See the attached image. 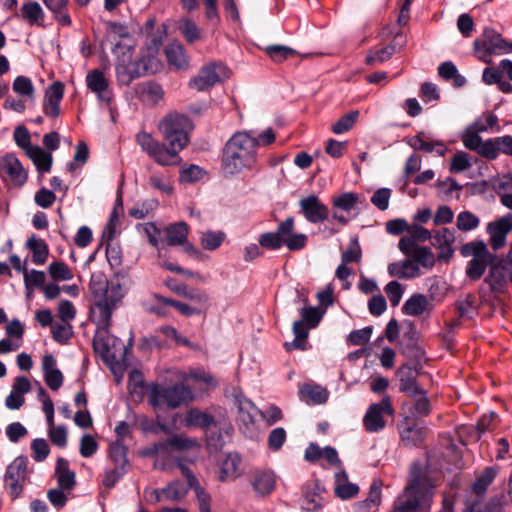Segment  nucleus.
Instances as JSON below:
<instances>
[{
	"instance_id": "f257e3e1",
	"label": "nucleus",
	"mask_w": 512,
	"mask_h": 512,
	"mask_svg": "<svg viewBox=\"0 0 512 512\" xmlns=\"http://www.w3.org/2000/svg\"><path fill=\"white\" fill-rule=\"evenodd\" d=\"M163 143L156 140L150 133L140 131L136 134V142L141 149L161 166H176L181 163L179 153L188 145V133L192 128L190 119L180 113H168L157 125Z\"/></svg>"
},
{
	"instance_id": "f03ea898",
	"label": "nucleus",
	"mask_w": 512,
	"mask_h": 512,
	"mask_svg": "<svg viewBox=\"0 0 512 512\" xmlns=\"http://www.w3.org/2000/svg\"><path fill=\"white\" fill-rule=\"evenodd\" d=\"M90 290L94 296L91 317L98 327L93 339L94 351L104 361L113 362L118 356L117 340L108 334V330L112 313L123 297L122 287L119 283L92 279Z\"/></svg>"
},
{
	"instance_id": "7ed1b4c3",
	"label": "nucleus",
	"mask_w": 512,
	"mask_h": 512,
	"mask_svg": "<svg viewBox=\"0 0 512 512\" xmlns=\"http://www.w3.org/2000/svg\"><path fill=\"white\" fill-rule=\"evenodd\" d=\"M434 487L426 469L419 462H414L410 467L407 484L394 502L393 512L429 511Z\"/></svg>"
},
{
	"instance_id": "20e7f679",
	"label": "nucleus",
	"mask_w": 512,
	"mask_h": 512,
	"mask_svg": "<svg viewBox=\"0 0 512 512\" xmlns=\"http://www.w3.org/2000/svg\"><path fill=\"white\" fill-rule=\"evenodd\" d=\"M258 140L245 131L234 133L222 150V169L236 175L252 169L257 162Z\"/></svg>"
},
{
	"instance_id": "39448f33",
	"label": "nucleus",
	"mask_w": 512,
	"mask_h": 512,
	"mask_svg": "<svg viewBox=\"0 0 512 512\" xmlns=\"http://www.w3.org/2000/svg\"><path fill=\"white\" fill-rule=\"evenodd\" d=\"M294 229V219L289 217L278 224L275 232L261 234L259 245L270 250L286 246L290 251H299L306 246L308 237L304 233H295Z\"/></svg>"
},
{
	"instance_id": "423d86ee",
	"label": "nucleus",
	"mask_w": 512,
	"mask_h": 512,
	"mask_svg": "<svg viewBox=\"0 0 512 512\" xmlns=\"http://www.w3.org/2000/svg\"><path fill=\"white\" fill-rule=\"evenodd\" d=\"M295 303H302L299 308L301 319L296 320L293 323V334L295 336L292 342H286L284 344L287 351L294 349L306 350L307 349V338L308 330L315 328L322 318V312L319 308L310 306L308 299L297 292V296L294 300Z\"/></svg>"
},
{
	"instance_id": "0eeeda50",
	"label": "nucleus",
	"mask_w": 512,
	"mask_h": 512,
	"mask_svg": "<svg viewBox=\"0 0 512 512\" xmlns=\"http://www.w3.org/2000/svg\"><path fill=\"white\" fill-rule=\"evenodd\" d=\"M148 401L153 408L167 406L176 409L193 400L191 389L182 383L171 386L151 384L147 390Z\"/></svg>"
},
{
	"instance_id": "6e6552de",
	"label": "nucleus",
	"mask_w": 512,
	"mask_h": 512,
	"mask_svg": "<svg viewBox=\"0 0 512 512\" xmlns=\"http://www.w3.org/2000/svg\"><path fill=\"white\" fill-rule=\"evenodd\" d=\"M156 52L157 48H154L137 60L130 59L126 60L125 63H116L115 70L118 83L129 85L136 78L148 73H156L160 67Z\"/></svg>"
},
{
	"instance_id": "1a4fd4ad",
	"label": "nucleus",
	"mask_w": 512,
	"mask_h": 512,
	"mask_svg": "<svg viewBox=\"0 0 512 512\" xmlns=\"http://www.w3.org/2000/svg\"><path fill=\"white\" fill-rule=\"evenodd\" d=\"M461 253L472 257L466 268V275L473 281L479 280L488 266L497 260V255L488 250L483 240L471 241L463 245Z\"/></svg>"
},
{
	"instance_id": "9d476101",
	"label": "nucleus",
	"mask_w": 512,
	"mask_h": 512,
	"mask_svg": "<svg viewBox=\"0 0 512 512\" xmlns=\"http://www.w3.org/2000/svg\"><path fill=\"white\" fill-rule=\"evenodd\" d=\"M474 49L481 61L490 63L492 54L512 52V43L506 42L495 30L485 29L481 38L474 41Z\"/></svg>"
},
{
	"instance_id": "9b49d317",
	"label": "nucleus",
	"mask_w": 512,
	"mask_h": 512,
	"mask_svg": "<svg viewBox=\"0 0 512 512\" xmlns=\"http://www.w3.org/2000/svg\"><path fill=\"white\" fill-rule=\"evenodd\" d=\"M394 415V408L392 406L391 398L385 396L381 401L372 403L364 417L363 426L369 433H378L382 431L386 426L385 417H392Z\"/></svg>"
},
{
	"instance_id": "f8f14e48",
	"label": "nucleus",
	"mask_w": 512,
	"mask_h": 512,
	"mask_svg": "<svg viewBox=\"0 0 512 512\" xmlns=\"http://www.w3.org/2000/svg\"><path fill=\"white\" fill-rule=\"evenodd\" d=\"M27 458L16 457L7 467L5 473V484L9 489L12 499H16L22 492L23 485L27 478Z\"/></svg>"
},
{
	"instance_id": "ddd939ff",
	"label": "nucleus",
	"mask_w": 512,
	"mask_h": 512,
	"mask_svg": "<svg viewBox=\"0 0 512 512\" xmlns=\"http://www.w3.org/2000/svg\"><path fill=\"white\" fill-rule=\"evenodd\" d=\"M0 177L15 187H22L28 175L20 160L14 154L8 153L0 158Z\"/></svg>"
},
{
	"instance_id": "4468645a",
	"label": "nucleus",
	"mask_w": 512,
	"mask_h": 512,
	"mask_svg": "<svg viewBox=\"0 0 512 512\" xmlns=\"http://www.w3.org/2000/svg\"><path fill=\"white\" fill-rule=\"evenodd\" d=\"M225 66L210 63L203 66L198 74L189 81V86L197 91H205L221 81L225 73Z\"/></svg>"
},
{
	"instance_id": "2eb2a0df",
	"label": "nucleus",
	"mask_w": 512,
	"mask_h": 512,
	"mask_svg": "<svg viewBox=\"0 0 512 512\" xmlns=\"http://www.w3.org/2000/svg\"><path fill=\"white\" fill-rule=\"evenodd\" d=\"M300 212L310 223H321L328 219L329 208L315 194L303 197L299 201Z\"/></svg>"
},
{
	"instance_id": "dca6fc26",
	"label": "nucleus",
	"mask_w": 512,
	"mask_h": 512,
	"mask_svg": "<svg viewBox=\"0 0 512 512\" xmlns=\"http://www.w3.org/2000/svg\"><path fill=\"white\" fill-rule=\"evenodd\" d=\"M486 231L489 235V245L494 251L506 245V238L512 231V214H507L496 221L487 224Z\"/></svg>"
},
{
	"instance_id": "f3484780",
	"label": "nucleus",
	"mask_w": 512,
	"mask_h": 512,
	"mask_svg": "<svg viewBox=\"0 0 512 512\" xmlns=\"http://www.w3.org/2000/svg\"><path fill=\"white\" fill-rule=\"evenodd\" d=\"M85 81L88 89L95 93L100 101L111 102L113 93L110 89L109 81L102 71L98 69L89 71Z\"/></svg>"
},
{
	"instance_id": "a211bd4d",
	"label": "nucleus",
	"mask_w": 512,
	"mask_h": 512,
	"mask_svg": "<svg viewBox=\"0 0 512 512\" xmlns=\"http://www.w3.org/2000/svg\"><path fill=\"white\" fill-rule=\"evenodd\" d=\"M64 95V85L54 82L44 96L43 111L46 116L57 117L60 114V102Z\"/></svg>"
},
{
	"instance_id": "6ab92c4d",
	"label": "nucleus",
	"mask_w": 512,
	"mask_h": 512,
	"mask_svg": "<svg viewBox=\"0 0 512 512\" xmlns=\"http://www.w3.org/2000/svg\"><path fill=\"white\" fill-rule=\"evenodd\" d=\"M489 267V272L484 279L485 283L489 285L491 291L503 292L510 275L508 267L497 260Z\"/></svg>"
},
{
	"instance_id": "aec40b11",
	"label": "nucleus",
	"mask_w": 512,
	"mask_h": 512,
	"mask_svg": "<svg viewBox=\"0 0 512 512\" xmlns=\"http://www.w3.org/2000/svg\"><path fill=\"white\" fill-rule=\"evenodd\" d=\"M512 156V136L505 135L486 140L483 157L488 160L496 159L499 154Z\"/></svg>"
},
{
	"instance_id": "412c9836",
	"label": "nucleus",
	"mask_w": 512,
	"mask_h": 512,
	"mask_svg": "<svg viewBox=\"0 0 512 512\" xmlns=\"http://www.w3.org/2000/svg\"><path fill=\"white\" fill-rule=\"evenodd\" d=\"M42 370L47 386L52 390H58L63 384V374L57 368L53 355L47 354L42 358Z\"/></svg>"
},
{
	"instance_id": "4be33fe9",
	"label": "nucleus",
	"mask_w": 512,
	"mask_h": 512,
	"mask_svg": "<svg viewBox=\"0 0 512 512\" xmlns=\"http://www.w3.org/2000/svg\"><path fill=\"white\" fill-rule=\"evenodd\" d=\"M487 130V127L480 123H475L469 127L462 135V141L464 146L472 151H476L483 157L484 148L486 147V141H483L479 136L480 132Z\"/></svg>"
},
{
	"instance_id": "5701e85b",
	"label": "nucleus",
	"mask_w": 512,
	"mask_h": 512,
	"mask_svg": "<svg viewBox=\"0 0 512 512\" xmlns=\"http://www.w3.org/2000/svg\"><path fill=\"white\" fill-rule=\"evenodd\" d=\"M166 457L172 452H183L199 448L196 439L182 434H176L165 440H162Z\"/></svg>"
},
{
	"instance_id": "b1692460",
	"label": "nucleus",
	"mask_w": 512,
	"mask_h": 512,
	"mask_svg": "<svg viewBox=\"0 0 512 512\" xmlns=\"http://www.w3.org/2000/svg\"><path fill=\"white\" fill-rule=\"evenodd\" d=\"M388 273L391 277L402 279H413L422 274L418 264L412 261L411 258L390 263L388 265Z\"/></svg>"
},
{
	"instance_id": "393cba45",
	"label": "nucleus",
	"mask_w": 512,
	"mask_h": 512,
	"mask_svg": "<svg viewBox=\"0 0 512 512\" xmlns=\"http://www.w3.org/2000/svg\"><path fill=\"white\" fill-rule=\"evenodd\" d=\"M454 241L455 236L450 229L441 228L436 231L435 235L432 237V245L440 249V253L438 255L440 259H447L452 255V244Z\"/></svg>"
},
{
	"instance_id": "a878e982",
	"label": "nucleus",
	"mask_w": 512,
	"mask_h": 512,
	"mask_svg": "<svg viewBox=\"0 0 512 512\" xmlns=\"http://www.w3.org/2000/svg\"><path fill=\"white\" fill-rule=\"evenodd\" d=\"M136 94L145 103L155 105L164 97V91L156 82L148 81L136 86Z\"/></svg>"
},
{
	"instance_id": "bb28decb",
	"label": "nucleus",
	"mask_w": 512,
	"mask_h": 512,
	"mask_svg": "<svg viewBox=\"0 0 512 512\" xmlns=\"http://www.w3.org/2000/svg\"><path fill=\"white\" fill-rule=\"evenodd\" d=\"M22 18L31 26L44 27L45 14L41 5L36 1H29L21 8Z\"/></svg>"
},
{
	"instance_id": "cd10ccee",
	"label": "nucleus",
	"mask_w": 512,
	"mask_h": 512,
	"mask_svg": "<svg viewBox=\"0 0 512 512\" xmlns=\"http://www.w3.org/2000/svg\"><path fill=\"white\" fill-rule=\"evenodd\" d=\"M255 492L259 495L270 494L275 488V477L268 471H256L251 481Z\"/></svg>"
},
{
	"instance_id": "c85d7f7f",
	"label": "nucleus",
	"mask_w": 512,
	"mask_h": 512,
	"mask_svg": "<svg viewBox=\"0 0 512 512\" xmlns=\"http://www.w3.org/2000/svg\"><path fill=\"white\" fill-rule=\"evenodd\" d=\"M185 423L187 427H198L203 429H209L216 425L215 418L206 412L199 409H190L185 417Z\"/></svg>"
},
{
	"instance_id": "c756f323",
	"label": "nucleus",
	"mask_w": 512,
	"mask_h": 512,
	"mask_svg": "<svg viewBox=\"0 0 512 512\" xmlns=\"http://www.w3.org/2000/svg\"><path fill=\"white\" fill-rule=\"evenodd\" d=\"M26 155L33 161L38 172L46 173L50 171L53 163L51 153L46 152L39 146H35Z\"/></svg>"
},
{
	"instance_id": "7c9ffc66",
	"label": "nucleus",
	"mask_w": 512,
	"mask_h": 512,
	"mask_svg": "<svg viewBox=\"0 0 512 512\" xmlns=\"http://www.w3.org/2000/svg\"><path fill=\"white\" fill-rule=\"evenodd\" d=\"M43 3L54 14L55 20L60 25H71V17L67 12L68 0H43Z\"/></svg>"
},
{
	"instance_id": "2f4dec72",
	"label": "nucleus",
	"mask_w": 512,
	"mask_h": 512,
	"mask_svg": "<svg viewBox=\"0 0 512 512\" xmlns=\"http://www.w3.org/2000/svg\"><path fill=\"white\" fill-rule=\"evenodd\" d=\"M396 375L400 381L399 389L401 392L408 393V394L412 395L415 392L421 390V388L417 384L414 373L410 367H408V366L400 367L397 370Z\"/></svg>"
},
{
	"instance_id": "473e14b6",
	"label": "nucleus",
	"mask_w": 512,
	"mask_h": 512,
	"mask_svg": "<svg viewBox=\"0 0 512 512\" xmlns=\"http://www.w3.org/2000/svg\"><path fill=\"white\" fill-rule=\"evenodd\" d=\"M189 233V226L185 222H177L166 228L167 244L178 246L184 244Z\"/></svg>"
},
{
	"instance_id": "72a5a7b5",
	"label": "nucleus",
	"mask_w": 512,
	"mask_h": 512,
	"mask_svg": "<svg viewBox=\"0 0 512 512\" xmlns=\"http://www.w3.org/2000/svg\"><path fill=\"white\" fill-rule=\"evenodd\" d=\"M165 54L170 65L177 69L187 68L188 59L181 44L176 42L169 44L165 49Z\"/></svg>"
},
{
	"instance_id": "f704fd0d",
	"label": "nucleus",
	"mask_w": 512,
	"mask_h": 512,
	"mask_svg": "<svg viewBox=\"0 0 512 512\" xmlns=\"http://www.w3.org/2000/svg\"><path fill=\"white\" fill-rule=\"evenodd\" d=\"M26 245L32 251L33 263L37 265L44 264L49 254V249L46 242L43 239L36 238V236L33 235L27 240Z\"/></svg>"
},
{
	"instance_id": "c9c22d12",
	"label": "nucleus",
	"mask_w": 512,
	"mask_h": 512,
	"mask_svg": "<svg viewBox=\"0 0 512 512\" xmlns=\"http://www.w3.org/2000/svg\"><path fill=\"white\" fill-rule=\"evenodd\" d=\"M428 306L427 297L423 294H413L404 303L402 310L403 313L409 316H419L424 313Z\"/></svg>"
},
{
	"instance_id": "e433bc0d",
	"label": "nucleus",
	"mask_w": 512,
	"mask_h": 512,
	"mask_svg": "<svg viewBox=\"0 0 512 512\" xmlns=\"http://www.w3.org/2000/svg\"><path fill=\"white\" fill-rule=\"evenodd\" d=\"M381 502V483L374 481L365 500L357 504L359 512H371L372 508H376Z\"/></svg>"
},
{
	"instance_id": "4c0bfd02",
	"label": "nucleus",
	"mask_w": 512,
	"mask_h": 512,
	"mask_svg": "<svg viewBox=\"0 0 512 512\" xmlns=\"http://www.w3.org/2000/svg\"><path fill=\"white\" fill-rule=\"evenodd\" d=\"M238 420L245 426L254 422V417L257 414L256 406L248 399L237 397Z\"/></svg>"
},
{
	"instance_id": "58836bf2",
	"label": "nucleus",
	"mask_w": 512,
	"mask_h": 512,
	"mask_svg": "<svg viewBox=\"0 0 512 512\" xmlns=\"http://www.w3.org/2000/svg\"><path fill=\"white\" fill-rule=\"evenodd\" d=\"M154 298L156 301H159L162 304L169 305L177 309L182 315L186 317H190L193 315H200L202 313V308L198 306H191L188 304H185L183 302L164 297L160 294H155Z\"/></svg>"
},
{
	"instance_id": "ea45409f",
	"label": "nucleus",
	"mask_w": 512,
	"mask_h": 512,
	"mask_svg": "<svg viewBox=\"0 0 512 512\" xmlns=\"http://www.w3.org/2000/svg\"><path fill=\"white\" fill-rule=\"evenodd\" d=\"M109 457L114 467L126 469L128 465L127 447L121 440H117L109 447Z\"/></svg>"
},
{
	"instance_id": "a19ab883",
	"label": "nucleus",
	"mask_w": 512,
	"mask_h": 512,
	"mask_svg": "<svg viewBox=\"0 0 512 512\" xmlns=\"http://www.w3.org/2000/svg\"><path fill=\"white\" fill-rule=\"evenodd\" d=\"M226 235L222 231L206 230L201 233L200 242L205 250H216L221 246Z\"/></svg>"
},
{
	"instance_id": "79ce46f5",
	"label": "nucleus",
	"mask_w": 512,
	"mask_h": 512,
	"mask_svg": "<svg viewBox=\"0 0 512 512\" xmlns=\"http://www.w3.org/2000/svg\"><path fill=\"white\" fill-rule=\"evenodd\" d=\"M359 203V197L353 192H345L339 196L333 197L332 205L335 209L350 212L356 208Z\"/></svg>"
},
{
	"instance_id": "37998d69",
	"label": "nucleus",
	"mask_w": 512,
	"mask_h": 512,
	"mask_svg": "<svg viewBox=\"0 0 512 512\" xmlns=\"http://www.w3.org/2000/svg\"><path fill=\"white\" fill-rule=\"evenodd\" d=\"M412 396L414 397V407L412 410V414L415 417L428 416L431 411V405L426 395V392L423 389H421L412 394Z\"/></svg>"
},
{
	"instance_id": "c03bdc74",
	"label": "nucleus",
	"mask_w": 512,
	"mask_h": 512,
	"mask_svg": "<svg viewBox=\"0 0 512 512\" xmlns=\"http://www.w3.org/2000/svg\"><path fill=\"white\" fill-rule=\"evenodd\" d=\"M188 487L180 480H175L163 488L164 498L168 501H179L188 493Z\"/></svg>"
},
{
	"instance_id": "a18cd8bd",
	"label": "nucleus",
	"mask_w": 512,
	"mask_h": 512,
	"mask_svg": "<svg viewBox=\"0 0 512 512\" xmlns=\"http://www.w3.org/2000/svg\"><path fill=\"white\" fill-rule=\"evenodd\" d=\"M300 393L302 397L310 399L316 404L326 402L328 397L326 389L319 385L306 384L301 388Z\"/></svg>"
},
{
	"instance_id": "49530a36",
	"label": "nucleus",
	"mask_w": 512,
	"mask_h": 512,
	"mask_svg": "<svg viewBox=\"0 0 512 512\" xmlns=\"http://www.w3.org/2000/svg\"><path fill=\"white\" fill-rule=\"evenodd\" d=\"M359 117V111L354 110L338 119L331 127L334 134H343L348 132L356 123Z\"/></svg>"
},
{
	"instance_id": "de8ad7c7",
	"label": "nucleus",
	"mask_w": 512,
	"mask_h": 512,
	"mask_svg": "<svg viewBox=\"0 0 512 512\" xmlns=\"http://www.w3.org/2000/svg\"><path fill=\"white\" fill-rule=\"evenodd\" d=\"M362 259V250L357 237L350 239L347 249L341 255L343 264L359 263Z\"/></svg>"
},
{
	"instance_id": "09e8293b",
	"label": "nucleus",
	"mask_w": 512,
	"mask_h": 512,
	"mask_svg": "<svg viewBox=\"0 0 512 512\" xmlns=\"http://www.w3.org/2000/svg\"><path fill=\"white\" fill-rule=\"evenodd\" d=\"M479 224V217L470 211H462L457 216L456 226L460 231L468 232L474 230Z\"/></svg>"
},
{
	"instance_id": "8fccbe9b",
	"label": "nucleus",
	"mask_w": 512,
	"mask_h": 512,
	"mask_svg": "<svg viewBox=\"0 0 512 512\" xmlns=\"http://www.w3.org/2000/svg\"><path fill=\"white\" fill-rule=\"evenodd\" d=\"M48 272L54 280L68 281L73 278V273L68 265L62 261L50 263Z\"/></svg>"
},
{
	"instance_id": "3c124183",
	"label": "nucleus",
	"mask_w": 512,
	"mask_h": 512,
	"mask_svg": "<svg viewBox=\"0 0 512 512\" xmlns=\"http://www.w3.org/2000/svg\"><path fill=\"white\" fill-rule=\"evenodd\" d=\"M395 53V46L388 45L381 49L371 50L366 56V64L374 65L376 63H382L389 60Z\"/></svg>"
},
{
	"instance_id": "603ef678",
	"label": "nucleus",
	"mask_w": 512,
	"mask_h": 512,
	"mask_svg": "<svg viewBox=\"0 0 512 512\" xmlns=\"http://www.w3.org/2000/svg\"><path fill=\"white\" fill-rule=\"evenodd\" d=\"M179 29L189 43L200 39V30L196 23L189 18H182L179 22Z\"/></svg>"
},
{
	"instance_id": "864d4df0",
	"label": "nucleus",
	"mask_w": 512,
	"mask_h": 512,
	"mask_svg": "<svg viewBox=\"0 0 512 512\" xmlns=\"http://www.w3.org/2000/svg\"><path fill=\"white\" fill-rule=\"evenodd\" d=\"M410 258L425 269H431L435 265V257L427 247L421 246Z\"/></svg>"
},
{
	"instance_id": "5fc2aeb1",
	"label": "nucleus",
	"mask_w": 512,
	"mask_h": 512,
	"mask_svg": "<svg viewBox=\"0 0 512 512\" xmlns=\"http://www.w3.org/2000/svg\"><path fill=\"white\" fill-rule=\"evenodd\" d=\"M24 283L27 290H33L34 288H42L45 283V273L38 270L28 271L24 269Z\"/></svg>"
},
{
	"instance_id": "6e6d98bb",
	"label": "nucleus",
	"mask_w": 512,
	"mask_h": 512,
	"mask_svg": "<svg viewBox=\"0 0 512 512\" xmlns=\"http://www.w3.org/2000/svg\"><path fill=\"white\" fill-rule=\"evenodd\" d=\"M265 52L275 62H282L296 54L295 50L284 45H270L265 48Z\"/></svg>"
},
{
	"instance_id": "4d7b16f0",
	"label": "nucleus",
	"mask_w": 512,
	"mask_h": 512,
	"mask_svg": "<svg viewBox=\"0 0 512 512\" xmlns=\"http://www.w3.org/2000/svg\"><path fill=\"white\" fill-rule=\"evenodd\" d=\"M14 141L27 154L36 145L31 144V136L29 131L24 126H18L13 133Z\"/></svg>"
},
{
	"instance_id": "13d9d810",
	"label": "nucleus",
	"mask_w": 512,
	"mask_h": 512,
	"mask_svg": "<svg viewBox=\"0 0 512 512\" xmlns=\"http://www.w3.org/2000/svg\"><path fill=\"white\" fill-rule=\"evenodd\" d=\"M32 457L36 462L44 461L49 453L50 448L47 441L43 438H36L31 443Z\"/></svg>"
},
{
	"instance_id": "bf43d9fd",
	"label": "nucleus",
	"mask_w": 512,
	"mask_h": 512,
	"mask_svg": "<svg viewBox=\"0 0 512 512\" xmlns=\"http://www.w3.org/2000/svg\"><path fill=\"white\" fill-rule=\"evenodd\" d=\"M495 478V472L492 468H487L484 473L473 484V491L477 495H483L488 486Z\"/></svg>"
},
{
	"instance_id": "052dcab7",
	"label": "nucleus",
	"mask_w": 512,
	"mask_h": 512,
	"mask_svg": "<svg viewBox=\"0 0 512 512\" xmlns=\"http://www.w3.org/2000/svg\"><path fill=\"white\" fill-rule=\"evenodd\" d=\"M134 46L131 43L116 42L112 50L117 61L116 63H125L126 60L133 59Z\"/></svg>"
},
{
	"instance_id": "680f3d73",
	"label": "nucleus",
	"mask_w": 512,
	"mask_h": 512,
	"mask_svg": "<svg viewBox=\"0 0 512 512\" xmlns=\"http://www.w3.org/2000/svg\"><path fill=\"white\" fill-rule=\"evenodd\" d=\"M471 167L469 155L465 152L459 151L452 157L450 172L459 173Z\"/></svg>"
},
{
	"instance_id": "e2e57ef3",
	"label": "nucleus",
	"mask_w": 512,
	"mask_h": 512,
	"mask_svg": "<svg viewBox=\"0 0 512 512\" xmlns=\"http://www.w3.org/2000/svg\"><path fill=\"white\" fill-rule=\"evenodd\" d=\"M384 291L393 307L397 306L400 303L401 298L403 296V287L399 282H389L385 286Z\"/></svg>"
},
{
	"instance_id": "0e129e2a",
	"label": "nucleus",
	"mask_w": 512,
	"mask_h": 512,
	"mask_svg": "<svg viewBox=\"0 0 512 512\" xmlns=\"http://www.w3.org/2000/svg\"><path fill=\"white\" fill-rule=\"evenodd\" d=\"M56 200V195L53 191L47 188L39 189L34 196L35 203L44 209L50 208Z\"/></svg>"
},
{
	"instance_id": "69168bd1",
	"label": "nucleus",
	"mask_w": 512,
	"mask_h": 512,
	"mask_svg": "<svg viewBox=\"0 0 512 512\" xmlns=\"http://www.w3.org/2000/svg\"><path fill=\"white\" fill-rule=\"evenodd\" d=\"M286 441V431L282 427L273 429L268 436V447L278 451Z\"/></svg>"
},
{
	"instance_id": "338daca9",
	"label": "nucleus",
	"mask_w": 512,
	"mask_h": 512,
	"mask_svg": "<svg viewBox=\"0 0 512 512\" xmlns=\"http://www.w3.org/2000/svg\"><path fill=\"white\" fill-rule=\"evenodd\" d=\"M14 92L23 96H32L34 87L32 81L26 76H18L13 82Z\"/></svg>"
},
{
	"instance_id": "774afa93",
	"label": "nucleus",
	"mask_w": 512,
	"mask_h": 512,
	"mask_svg": "<svg viewBox=\"0 0 512 512\" xmlns=\"http://www.w3.org/2000/svg\"><path fill=\"white\" fill-rule=\"evenodd\" d=\"M98 449V443L93 436L85 434L80 440V454L88 458L93 456Z\"/></svg>"
}]
</instances>
